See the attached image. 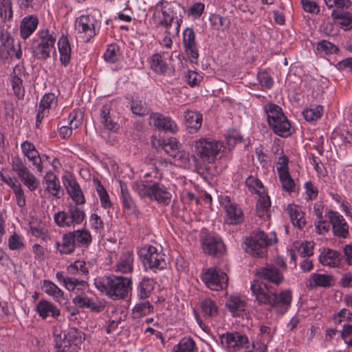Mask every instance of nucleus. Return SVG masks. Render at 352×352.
Masks as SVG:
<instances>
[{
	"instance_id": "864d4df0",
	"label": "nucleus",
	"mask_w": 352,
	"mask_h": 352,
	"mask_svg": "<svg viewBox=\"0 0 352 352\" xmlns=\"http://www.w3.org/2000/svg\"><path fill=\"white\" fill-rule=\"evenodd\" d=\"M120 56V47L116 43H111L108 45L105 50L103 58L104 60L109 63H116Z\"/></svg>"
},
{
	"instance_id": "58836bf2",
	"label": "nucleus",
	"mask_w": 352,
	"mask_h": 352,
	"mask_svg": "<svg viewBox=\"0 0 352 352\" xmlns=\"http://www.w3.org/2000/svg\"><path fill=\"white\" fill-rule=\"evenodd\" d=\"M76 248H88L92 242L90 232L86 229H79L71 231Z\"/></svg>"
},
{
	"instance_id": "6e6d98bb",
	"label": "nucleus",
	"mask_w": 352,
	"mask_h": 352,
	"mask_svg": "<svg viewBox=\"0 0 352 352\" xmlns=\"http://www.w3.org/2000/svg\"><path fill=\"white\" fill-rule=\"evenodd\" d=\"M76 117L77 113L76 112L71 113L69 116L70 126H63L59 129V135L63 139H67L69 138L72 133V129L78 128V122H75Z\"/></svg>"
},
{
	"instance_id": "0e129e2a",
	"label": "nucleus",
	"mask_w": 352,
	"mask_h": 352,
	"mask_svg": "<svg viewBox=\"0 0 352 352\" xmlns=\"http://www.w3.org/2000/svg\"><path fill=\"white\" fill-rule=\"evenodd\" d=\"M57 103V97L54 93H47L45 94L44 96L42 97L38 107L40 108H43L45 110H50L51 108L56 104Z\"/></svg>"
},
{
	"instance_id": "ddd939ff",
	"label": "nucleus",
	"mask_w": 352,
	"mask_h": 352,
	"mask_svg": "<svg viewBox=\"0 0 352 352\" xmlns=\"http://www.w3.org/2000/svg\"><path fill=\"white\" fill-rule=\"evenodd\" d=\"M276 241V234L267 235L261 230L253 231L248 243V251L254 256H262L268 245Z\"/></svg>"
},
{
	"instance_id": "a878e982",
	"label": "nucleus",
	"mask_w": 352,
	"mask_h": 352,
	"mask_svg": "<svg viewBox=\"0 0 352 352\" xmlns=\"http://www.w3.org/2000/svg\"><path fill=\"white\" fill-rule=\"evenodd\" d=\"M63 184L68 195L75 203V205L78 206L85 203L84 195L76 179L67 178L64 180Z\"/></svg>"
},
{
	"instance_id": "dca6fc26",
	"label": "nucleus",
	"mask_w": 352,
	"mask_h": 352,
	"mask_svg": "<svg viewBox=\"0 0 352 352\" xmlns=\"http://www.w3.org/2000/svg\"><path fill=\"white\" fill-rule=\"evenodd\" d=\"M326 217L329 219L333 236L339 239H347L350 237V230L351 228L340 212L329 210Z\"/></svg>"
},
{
	"instance_id": "c756f323",
	"label": "nucleus",
	"mask_w": 352,
	"mask_h": 352,
	"mask_svg": "<svg viewBox=\"0 0 352 352\" xmlns=\"http://www.w3.org/2000/svg\"><path fill=\"white\" fill-rule=\"evenodd\" d=\"M111 105L110 103L104 104L100 109V123L103 128L107 131L116 132L119 129V124L112 118L110 112Z\"/></svg>"
},
{
	"instance_id": "20e7f679",
	"label": "nucleus",
	"mask_w": 352,
	"mask_h": 352,
	"mask_svg": "<svg viewBox=\"0 0 352 352\" xmlns=\"http://www.w3.org/2000/svg\"><path fill=\"white\" fill-rule=\"evenodd\" d=\"M101 27V14L98 10L81 14L74 22V30L84 41L89 42L99 32Z\"/></svg>"
},
{
	"instance_id": "f704fd0d",
	"label": "nucleus",
	"mask_w": 352,
	"mask_h": 352,
	"mask_svg": "<svg viewBox=\"0 0 352 352\" xmlns=\"http://www.w3.org/2000/svg\"><path fill=\"white\" fill-rule=\"evenodd\" d=\"M226 306L232 316H239L245 311L246 302L240 296H231L226 301Z\"/></svg>"
},
{
	"instance_id": "37998d69",
	"label": "nucleus",
	"mask_w": 352,
	"mask_h": 352,
	"mask_svg": "<svg viewBox=\"0 0 352 352\" xmlns=\"http://www.w3.org/2000/svg\"><path fill=\"white\" fill-rule=\"evenodd\" d=\"M155 284V282L153 279L144 277L138 285V296L140 299L148 298L154 289Z\"/></svg>"
},
{
	"instance_id": "5701e85b",
	"label": "nucleus",
	"mask_w": 352,
	"mask_h": 352,
	"mask_svg": "<svg viewBox=\"0 0 352 352\" xmlns=\"http://www.w3.org/2000/svg\"><path fill=\"white\" fill-rule=\"evenodd\" d=\"M257 275L275 285H279L283 282L284 276L282 272L274 265L267 264L265 267L260 268L257 271Z\"/></svg>"
},
{
	"instance_id": "a18cd8bd",
	"label": "nucleus",
	"mask_w": 352,
	"mask_h": 352,
	"mask_svg": "<svg viewBox=\"0 0 352 352\" xmlns=\"http://www.w3.org/2000/svg\"><path fill=\"white\" fill-rule=\"evenodd\" d=\"M332 16L340 27L346 31L352 29V14L349 12H333Z\"/></svg>"
},
{
	"instance_id": "39448f33",
	"label": "nucleus",
	"mask_w": 352,
	"mask_h": 352,
	"mask_svg": "<svg viewBox=\"0 0 352 352\" xmlns=\"http://www.w3.org/2000/svg\"><path fill=\"white\" fill-rule=\"evenodd\" d=\"M175 14L171 3L160 1L155 5L153 17L166 29V33L178 35L183 21L181 18L177 19Z\"/></svg>"
},
{
	"instance_id": "774afa93",
	"label": "nucleus",
	"mask_w": 352,
	"mask_h": 352,
	"mask_svg": "<svg viewBox=\"0 0 352 352\" xmlns=\"http://www.w3.org/2000/svg\"><path fill=\"white\" fill-rule=\"evenodd\" d=\"M348 346H352V325H343L339 336Z\"/></svg>"
},
{
	"instance_id": "f8f14e48",
	"label": "nucleus",
	"mask_w": 352,
	"mask_h": 352,
	"mask_svg": "<svg viewBox=\"0 0 352 352\" xmlns=\"http://www.w3.org/2000/svg\"><path fill=\"white\" fill-rule=\"evenodd\" d=\"M200 278L210 290L220 291L227 288L228 277L227 274L217 267H209L200 274Z\"/></svg>"
},
{
	"instance_id": "2eb2a0df",
	"label": "nucleus",
	"mask_w": 352,
	"mask_h": 352,
	"mask_svg": "<svg viewBox=\"0 0 352 352\" xmlns=\"http://www.w3.org/2000/svg\"><path fill=\"white\" fill-rule=\"evenodd\" d=\"M12 168L21 182L30 191H34L39 187L40 182L38 179L30 170L21 158L18 157L12 158Z\"/></svg>"
},
{
	"instance_id": "7ed1b4c3",
	"label": "nucleus",
	"mask_w": 352,
	"mask_h": 352,
	"mask_svg": "<svg viewBox=\"0 0 352 352\" xmlns=\"http://www.w3.org/2000/svg\"><path fill=\"white\" fill-rule=\"evenodd\" d=\"M132 188L140 197L148 198L160 204L168 206L171 202V193L158 182H152V179L136 181L133 182Z\"/></svg>"
},
{
	"instance_id": "6ab92c4d",
	"label": "nucleus",
	"mask_w": 352,
	"mask_h": 352,
	"mask_svg": "<svg viewBox=\"0 0 352 352\" xmlns=\"http://www.w3.org/2000/svg\"><path fill=\"white\" fill-rule=\"evenodd\" d=\"M202 248L206 254L216 256L225 252V245L221 239L214 234L206 236L202 243Z\"/></svg>"
},
{
	"instance_id": "680f3d73",
	"label": "nucleus",
	"mask_w": 352,
	"mask_h": 352,
	"mask_svg": "<svg viewBox=\"0 0 352 352\" xmlns=\"http://www.w3.org/2000/svg\"><path fill=\"white\" fill-rule=\"evenodd\" d=\"M164 151L173 157L179 151V144L176 138H170L164 141L162 144Z\"/></svg>"
},
{
	"instance_id": "b1692460",
	"label": "nucleus",
	"mask_w": 352,
	"mask_h": 352,
	"mask_svg": "<svg viewBox=\"0 0 352 352\" xmlns=\"http://www.w3.org/2000/svg\"><path fill=\"white\" fill-rule=\"evenodd\" d=\"M21 148L23 155L32 162V165L39 173H41L43 171V164L39 153L34 145L26 140L21 144Z\"/></svg>"
},
{
	"instance_id": "de8ad7c7",
	"label": "nucleus",
	"mask_w": 352,
	"mask_h": 352,
	"mask_svg": "<svg viewBox=\"0 0 352 352\" xmlns=\"http://www.w3.org/2000/svg\"><path fill=\"white\" fill-rule=\"evenodd\" d=\"M201 308L205 318H214L219 312L216 302L211 298L204 299L201 302Z\"/></svg>"
},
{
	"instance_id": "c03bdc74",
	"label": "nucleus",
	"mask_w": 352,
	"mask_h": 352,
	"mask_svg": "<svg viewBox=\"0 0 352 352\" xmlns=\"http://www.w3.org/2000/svg\"><path fill=\"white\" fill-rule=\"evenodd\" d=\"M198 349L195 342L190 337H184L181 339L173 349V352H197Z\"/></svg>"
},
{
	"instance_id": "c9c22d12",
	"label": "nucleus",
	"mask_w": 352,
	"mask_h": 352,
	"mask_svg": "<svg viewBox=\"0 0 352 352\" xmlns=\"http://www.w3.org/2000/svg\"><path fill=\"white\" fill-rule=\"evenodd\" d=\"M60 61L64 67L68 66L71 60V47L67 36H62L58 41Z\"/></svg>"
},
{
	"instance_id": "4be33fe9",
	"label": "nucleus",
	"mask_w": 352,
	"mask_h": 352,
	"mask_svg": "<svg viewBox=\"0 0 352 352\" xmlns=\"http://www.w3.org/2000/svg\"><path fill=\"white\" fill-rule=\"evenodd\" d=\"M134 254L133 251L127 250L122 252L114 267L116 272L129 274L134 270Z\"/></svg>"
},
{
	"instance_id": "052dcab7",
	"label": "nucleus",
	"mask_w": 352,
	"mask_h": 352,
	"mask_svg": "<svg viewBox=\"0 0 352 352\" xmlns=\"http://www.w3.org/2000/svg\"><path fill=\"white\" fill-rule=\"evenodd\" d=\"M322 113L323 107L318 105L315 107L305 109L302 114L307 121L313 122L321 118Z\"/></svg>"
},
{
	"instance_id": "72a5a7b5",
	"label": "nucleus",
	"mask_w": 352,
	"mask_h": 352,
	"mask_svg": "<svg viewBox=\"0 0 352 352\" xmlns=\"http://www.w3.org/2000/svg\"><path fill=\"white\" fill-rule=\"evenodd\" d=\"M270 207V198L267 194L258 196V199L256 205V214L258 217L264 220H267L271 215Z\"/></svg>"
},
{
	"instance_id": "603ef678",
	"label": "nucleus",
	"mask_w": 352,
	"mask_h": 352,
	"mask_svg": "<svg viewBox=\"0 0 352 352\" xmlns=\"http://www.w3.org/2000/svg\"><path fill=\"white\" fill-rule=\"evenodd\" d=\"M120 198L124 208L129 210H135L136 206L131 198L129 189L124 183H120Z\"/></svg>"
},
{
	"instance_id": "8fccbe9b",
	"label": "nucleus",
	"mask_w": 352,
	"mask_h": 352,
	"mask_svg": "<svg viewBox=\"0 0 352 352\" xmlns=\"http://www.w3.org/2000/svg\"><path fill=\"white\" fill-rule=\"evenodd\" d=\"M246 186L252 193L258 196L266 194L265 188L261 180L252 175L249 176L245 180Z\"/></svg>"
},
{
	"instance_id": "0eeeda50",
	"label": "nucleus",
	"mask_w": 352,
	"mask_h": 352,
	"mask_svg": "<svg viewBox=\"0 0 352 352\" xmlns=\"http://www.w3.org/2000/svg\"><path fill=\"white\" fill-rule=\"evenodd\" d=\"M144 265L154 272L166 267L167 261L165 254L160 248L152 245H146L138 252Z\"/></svg>"
},
{
	"instance_id": "473e14b6",
	"label": "nucleus",
	"mask_w": 352,
	"mask_h": 352,
	"mask_svg": "<svg viewBox=\"0 0 352 352\" xmlns=\"http://www.w3.org/2000/svg\"><path fill=\"white\" fill-rule=\"evenodd\" d=\"M42 288L45 293L52 296L58 303L67 299L64 292L51 280H44Z\"/></svg>"
},
{
	"instance_id": "9d476101",
	"label": "nucleus",
	"mask_w": 352,
	"mask_h": 352,
	"mask_svg": "<svg viewBox=\"0 0 352 352\" xmlns=\"http://www.w3.org/2000/svg\"><path fill=\"white\" fill-rule=\"evenodd\" d=\"M38 38L33 47L34 56L40 60H46L55 50L56 36L47 29H43L36 34Z\"/></svg>"
},
{
	"instance_id": "a19ab883",
	"label": "nucleus",
	"mask_w": 352,
	"mask_h": 352,
	"mask_svg": "<svg viewBox=\"0 0 352 352\" xmlns=\"http://www.w3.org/2000/svg\"><path fill=\"white\" fill-rule=\"evenodd\" d=\"M65 289L74 293L75 296L84 295L89 291V285L86 281L74 277H72L70 281L67 283V285H65Z\"/></svg>"
},
{
	"instance_id": "a211bd4d",
	"label": "nucleus",
	"mask_w": 352,
	"mask_h": 352,
	"mask_svg": "<svg viewBox=\"0 0 352 352\" xmlns=\"http://www.w3.org/2000/svg\"><path fill=\"white\" fill-rule=\"evenodd\" d=\"M184 50L190 62L197 63L199 58L198 43L194 30L190 28H186L183 32L182 38Z\"/></svg>"
},
{
	"instance_id": "3c124183",
	"label": "nucleus",
	"mask_w": 352,
	"mask_h": 352,
	"mask_svg": "<svg viewBox=\"0 0 352 352\" xmlns=\"http://www.w3.org/2000/svg\"><path fill=\"white\" fill-rule=\"evenodd\" d=\"M96 186V190L100 199L101 206L104 208H109L111 207L112 204L110 201L109 196L106 189L102 185L100 182L96 179L94 180Z\"/></svg>"
},
{
	"instance_id": "4c0bfd02",
	"label": "nucleus",
	"mask_w": 352,
	"mask_h": 352,
	"mask_svg": "<svg viewBox=\"0 0 352 352\" xmlns=\"http://www.w3.org/2000/svg\"><path fill=\"white\" fill-rule=\"evenodd\" d=\"M209 23L212 29L221 30H228L230 27V19L228 16H223L217 13H212L209 16Z\"/></svg>"
},
{
	"instance_id": "1a4fd4ad",
	"label": "nucleus",
	"mask_w": 352,
	"mask_h": 352,
	"mask_svg": "<svg viewBox=\"0 0 352 352\" xmlns=\"http://www.w3.org/2000/svg\"><path fill=\"white\" fill-rule=\"evenodd\" d=\"M85 211L76 205H69L67 211H59L54 214V220L60 228L75 227L85 219Z\"/></svg>"
},
{
	"instance_id": "49530a36",
	"label": "nucleus",
	"mask_w": 352,
	"mask_h": 352,
	"mask_svg": "<svg viewBox=\"0 0 352 352\" xmlns=\"http://www.w3.org/2000/svg\"><path fill=\"white\" fill-rule=\"evenodd\" d=\"M153 311V306L148 302L144 301L137 303L132 309V316L135 319L144 317Z\"/></svg>"
},
{
	"instance_id": "09e8293b",
	"label": "nucleus",
	"mask_w": 352,
	"mask_h": 352,
	"mask_svg": "<svg viewBox=\"0 0 352 352\" xmlns=\"http://www.w3.org/2000/svg\"><path fill=\"white\" fill-rule=\"evenodd\" d=\"M309 284L311 287H327L331 284V277L328 274H313L310 276Z\"/></svg>"
},
{
	"instance_id": "f03ea898",
	"label": "nucleus",
	"mask_w": 352,
	"mask_h": 352,
	"mask_svg": "<svg viewBox=\"0 0 352 352\" xmlns=\"http://www.w3.org/2000/svg\"><path fill=\"white\" fill-rule=\"evenodd\" d=\"M94 285L100 292L115 300L126 296L132 288V280L121 276H104L95 278Z\"/></svg>"
},
{
	"instance_id": "7c9ffc66",
	"label": "nucleus",
	"mask_w": 352,
	"mask_h": 352,
	"mask_svg": "<svg viewBox=\"0 0 352 352\" xmlns=\"http://www.w3.org/2000/svg\"><path fill=\"white\" fill-rule=\"evenodd\" d=\"M38 19L36 15L25 16L20 24V34L23 39L28 38L36 30Z\"/></svg>"
},
{
	"instance_id": "9b49d317",
	"label": "nucleus",
	"mask_w": 352,
	"mask_h": 352,
	"mask_svg": "<svg viewBox=\"0 0 352 352\" xmlns=\"http://www.w3.org/2000/svg\"><path fill=\"white\" fill-rule=\"evenodd\" d=\"M223 147L221 142L211 138H201L195 144L197 155L208 163L214 162Z\"/></svg>"
},
{
	"instance_id": "2f4dec72",
	"label": "nucleus",
	"mask_w": 352,
	"mask_h": 352,
	"mask_svg": "<svg viewBox=\"0 0 352 352\" xmlns=\"http://www.w3.org/2000/svg\"><path fill=\"white\" fill-rule=\"evenodd\" d=\"M286 212L289 214L293 225L300 230L303 229L306 225V219L301 207L293 204H289L286 208Z\"/></svg>"
},
{
	"instance_id": "6e6552de",
	"label": "nucleus",
	"mask_w": 352,
	"mask_h": 352,
	"mask_svg": "<svg viewBox=\"0 0 352 352\" xmlns=\"http://www.w3.org/2000/svg\"><path fill=\"white\" fill-rule=\"evenodd\" d=\"M84 339L80 330L71 328L63 332V336L55 335L54 342L58 352H78Z\"/></svg>"
},
{
	"instance_id": "f257e3e1",
	"label": "nucleus",
	"mask_w": 352,
	"mask_h": 352,
	"mask_svg": "<svg viewBox=\"0 0 352 352\" xmlns=\"http://www.w3.org/2000/svg\"><path fill=\"white\" fill-rule=\"evenodd\" d=\"M251 291L258 305H269L280 314H285L290 307L292 295L289 290L274 294L265 285L254 280L251 283Z\"/></svg>"
},
{
	"instance_id": "e2e57ef3",
	"label": "nucleus",
	"mask_w": 352,
	"mask_h": 352,
	"mask_svg": "<svg viewBox=\"0 0 352 352\" xmlns=\"http://www.w3.org/2000/svg\"><path fill=\"white\" fill-rule=\"evenodd\" d=\"M278 177L281 183V186L285 191L288 192L294 191L295 182L289 172L279 174Z\"/></svg>"
},
{
	"instance_id": "393cba45",
	"label": "nucleus",
	"mask_w": 352,
	"mask_h": 352,
	"mask_svg": "<svg viewBox=\"0 0 352 352\" xmlns=\"http://www.w3.org/2000/svg\"><path fill=\"white\" fill-rule=\"evenodd\" d=\"M150 122L157 128L166 131L176 133L178 127L177 124L170 117H166L159 113H153L150 116Z\"/></svg>"
},
{
	"instance_id": "412c9836",
	"label": "nucleus",
	"mask_w": 352,
	"mask_h": 352,
	"mask_svg": "<svg viewBox=\"0 0 352 352\" xmlns=\"http://www.w3.org/2000/svg\"><path fill=\"white\" fill-rule=\"evenodd\" d=\"M319 261L324 265L329 267H340L342 264V255L338 250L327 248L324 249L319 255Z\"/></svg>"
},
{
	"instance_id": "69168bd1",
	"label": "nucleus",
	"mask_w": 352,
	"mask_h": 352,
	"mask_svg": "<svg viewBox=\"0 0 352 352\" xmlns=\"http://www.w3.org/2000/svg\"><path fill=\"white\" fill-rule=\"evenodd\" d=\"M30 232L33 236L41 239L42 241H47L50 239L47 229L44 226L30 225Z\"/></svg>"
},
{
	"instance_id": "ea45409f",
	"label": "nucleus",
	"mask_w": 352,
	"mask_h": 352,
	"mask_svg": "<svg viewBox=\"0 0 352 352\" xmlns=\"http://www.w3.org/2000/svg\"><path fill=\"white\" fill-rule=\"evenodd\" d=\"M185 124L186 127L197 131L202 124V115L194 111L187 110L184 111Z\"/></svg>"
},
{
	"instance_id": "4d7b16f0",
	"label": "nucleus",
	"mask_w": 352,
	"mask_h": 352,
	"mask_svg": "<svg viewBox=\"0 0 352 352\" xmlns=\"http://www.w3.org/2000/svg\"><path fill=\"white\" fill-rule=\"evenodd\" d=\"M131 109L133 113L139 116H146L150 112V109L147 104L143 100L138 98L131 101Z\"/></svg>"
},
{
	"instance_id": "4468645a",
	"label": "nucleus",
	"mask_w": 352,
	"mask_h": 352,
	"mask_svg": "<svg viewBox=\"0 0 352 352\" xmlns=\"http://www.w3.org/2000/svg\"><path fill=\"white\" fill-rule=\"evenodd\" d=\"M222 346L228 352H236L244 349L245 352H252V347L248 338L239 332L223 333L220 336Z\"/></svg>"
},
{
	"instance_id": "79ce46f5",
	"label": "nucleus",
	"mask_w": 352,
	"mask_h": 352,
	"mask_svg": "<svg viewBox=\"0 0 352 352\" xmlns=\"http://www.w3.org/2000/svg\"><path fill=\"white\" fill-rule=\"evenodd\" d=\"M46 190L54 197L59 198L60 185L58 178L52 173L48 172L44 177Z\"/></svg>"
},
{
	"instance_id": "13d9d810",
	"label": "nucleus",
	"mask_w": 352,
	"mask_h": 352,
	"mask_svg": "<svg viewBox=\"0 0 352 352\" xmlns=\"http://www.w3.org/2000/svg\"><path fill=\"white\" fill-rule=\"evenodd\" d=\"M67 271L70 274L87 275L89 269L84 261L77 260L67 267Z\"/></svg>"
},
{
	"instance_id": "c85d7f7f",
	"label": "nucleus",
	"mask_w": 352,
	"mask_h": 352,
	"mask_svg": "<svg viewBox=\"0 0 352 352\" xmlns=\"http://www.w3.org/2000/svg\"><path fill=\"white\" fill-rule=\"evenodd\" d=\"M36 312L43 319L47 317L57 318L60 315V309L52 302L46 300H41L36 305Z\"/></svg>"
},
{
	"instance_id": "cd10ccee",
	"label": "nucleus",
	"mask_w": 352,
	"mask_h": 352,
	"mask_svg": "<svg viewBox=\"0 0 352 352\" xmlns=\"http://www.w3.org/2000/svg\"><path fill=\"white\" fill-rule=\"evenodd\" d=\"M23 74V67L16 65L13 72L10 75V83L14 95L21 99L25 95V89L23 86V80L21 78Z\"/></svg>"
},
{
	"instance_id": "338daca9",
	"label": "nucleus",
	"mask_w": 352,
	"mask_h": 352,
	"mask_svg": "<svg viewBox=\"0 0 352 352\" xmlns=\"http://www.w3.org/2000/svg\"><path fill=\"white\" fill-rule=\"evenodd\" d=\"M305 199L311 201L316 199L318 195V190L316 186L311 182L309 181L304 184Z\"/></svg>"
},
{
	"instance_id": "e433bc0d",
	"label": "nucleus",
	"mask_w": 352,
	"mask_h": 352,
	"mask_svg": "<svg viewBox=\"0 0 352 352\" xmlns=\"http://www.w3.org/2000/svg\"><path fill=\"white\" fill-rule=\"evenodd\" d=\"M150 69L156 74L164 75L168 70V65L159 53L153 54L148 60Z\"/></svg>"
},
{
	"instance_id": "aec40b11",
	"label": "nucleus",
	"mask_w": 352,
	"mask_h": 352,
	"mask_svg": "<svg viewBox=\"0 0 352 352\" xmlns=\"http://www.w3.org/2000/svg\"><path fill=\"white\" fill-rule=\"evenodd\" d=\"M224 205L226 210L225 221L230 225H238L244 220V215L242 210L236 204H233L227 197Z\"/></svg>"
},
{
	"instance_id": "bf43d9fd",
	"label": "nucleus",
	"mask_w": 352,
	"mask_h": 352,
	"mask_svg": "<svg viewBox=\"0 0 352 352\" xmlns=\"http://www.w3.org/2000/svg\"><path fill=\"white\" fill-rule=\"evenodd\" d=\"M332 320L336 324H340L343 322H352V311L350 309L343 308L335 313L332 316Z\"/></svg>"
},
{
	"instance_id": "f3484780",
	"label": "nucleus",
	"mask_w": 352,
	"mask_h": 352,
	"mask_svg": "<svg viewBox=\"0 0 352 352\" xmlns=\"http://www.w3.org/2000/svg\"><path fill=\"white\" fill-rule=\"evenodd\" d=\"M74 305L80 309H86L92 313L99 314L104 310L106 302L96 296H90L88 292L84 295L75 296L72 298Z\"/></svg>"
},
{
	"instance_id": "423d86ee",
	"label": "nucleus",
	"mask_w": 352,
	"mask_h": 352,
	"mask_svg": "<svg viewBox=\"0 0 352 352\" xmlns=\"http://www.w3.org/2000/svg\"><path fill=\"white\" fill-rule=\"evenodd\" d=\"M270 127L278 136L287 138L292 134L291 124L283 109L274 103H267L264 107Z\"/></svg>"
},
{
	"instance_id": "bb28decb",
	"label": "nucleus",
	"mask_w": 352,
	"mask_h": 352,
	"mask_svg": "<svg viewBox=\"0 0 352 352\" xmlns=\"http://www.w3.org/2000/svg\"><path fill=\"white\" fill-rule=\"evenodd\" d=\"M76 246L71 231L63 234L60 241L55 243V250L60 255H69L74 253Z\"/></svg>"
},
{
	"instance_id": "5fc2aeb1",
	"label": "nucleus",
	"mask_w": 352,
	"mask_h": 352,
	"mask_svg": "<svg viewBox=\"0 0 352 352\" xmlns=\"http://www.w3.org/2000/svg\"><path fill=\"white\" fill-rule=\"evenodd\" d=\"M316 50L320 55H331L338 51V47L327 40H322L317 43Z\"/></svg>"
}]
</instances>
